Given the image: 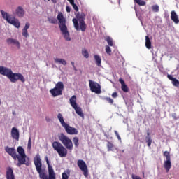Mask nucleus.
Here are the masks:
<instances>
[{
	"label": "nucleus",
	"mask_w": 179,
	"mask_h": 179,
	"mask_svg": "<svg viewBox=\"0 0 179 179\" xmlns=\"http://www.w3.org/2000/svg\"><path fill=\"white\" fill-rule=\"evenodd\" d=\"M59 140L62 144L58 141H54L52 146L59 157H66L68 150H70V152L73 150V143H72V140L68 136L62 133L59 135Z\"/></svg>",
	"instance_id": "1"
},
{
	"label": "nucleus",
	"mask_w": 179,
	"mask_h": 179,
	"mask_svg": "<svg viewBox=\"0 0 179 179\" xmlns=\"http://www.w3.org/2000/svg\"><path fill=\"white\" fill-rule=\"evenodd\" d=\"M46 163L48 164V175L45 173V171L43 169V164L41 163V158L40 157V154H37L34 159V163L35 167L36 169L37 173L39 174V177L41 179H57L55 172H54V169L50 164V161L48 160V157H45Z\"/></svg>",
	"instance_id": "2"
},
{
	"label": "nucleus",
	"mask_w": 179,
	"mask_h": 179,
	"mask_svg": "<svg viewBox=\"0 0 179 179\" xmlns=\"http://www.w3.org/2000/svg\"><path fill=\"white\" fill-rule=\"evenodd\" d=\"M0 75L8 77V78L10 79L12 83H16L17 80H20L21 82H22V83H24V82H26V79L22 73H13V71H12V69H9L5 66H0Z\"/></svg>",
	"instance_id": "3"
},
{
	"label": "nucleus",
	"mask_w": 179,
	"mask_h": 179,
	"mask_svg": "<svg viewBox=\"0 0 179 179\" xmlns=\"http://www.w3.org/2000/svg\"><path fill=\"white\" fill-rule=\"evenodd\" d=\"M57 19L59 22V27L62 36H64L66 41H71L69 31H68V27H66V19L64 17V14L62 12H59Z\"/></svg>",
	"instance_id": "4"
},
{
	"label": "nucleus",
	"mask_w": 179,
	"mask_h": 179,
	"mask_svg": "<svg viewBox=\"0 0 179 179\" xmlns=\"http://www.w3.org/2000/svg\"><path fill=\"white\" fill-rule=\"evenodd\" d=\"M76 18H73L72 22L74 24V27L77 31L81 30V31H86V22H85V15L83 14H77Z\"/></svg>",
	"instance_id": "5"
},
{
	"label": "nucleus",
	"mask_w": 179,
	"mask_h": 179,
	"mask_svg": "<svg viewBox=\"0 0 179 179\" xmlns=\"http://www.w3.org/2000/svg\"><path fill=\"white\" fill-rule=\"evenodd\" d=\"M57 118L63 128H64L66 134L69 135H78V129L75 127H72L69 126V124H66L65 122V120H64V117H62V114L58 113Z\"/></svg>",
	"instance_id": "6"
},
{
	"label": "nucleus",
	"mask_w": 179,
	"mask_h": 179,
	"mask_svg": "<svg viewBox=\"0 0 179 179\" xmlns=\"http://www.w3.org/2000/svg\"><path fill=\"white\" fill-rule=\"evenodd\" d=\"M17 152L20 155H17V159L18 160V163L17 164V167H20L22 164L29 166L30 164L29 162H26V157H27V156H26V153L24 152V149H23V147H17Z\"/></svg>",
	"instance_id": "7"
},
{
	"label": "nucleus",
	"mask_w": 179,
	"mask_h": 179,
	"mask_svg": "<svg viewBox=\"0 0 179 179\" xmlns=\"http://www.w3.org/2000/svg\"><path fill=\"white\" fill-rule=\"evenodd\" d=\"M62 90H64V83L59 81L53 89L50 90V93L52 97H57L58 96H62Z\"/></svg>",
	"instance_id": "8"
},
{
	"label": "nucleus",
	"mask_w": 179,
	"mask_h": 179,
	"mask_svg": "<svg viewBox=\"0 0 179 179\" xmlns=\"http://www.w3.org/2000/svg\"><path fill=\"white\" fill-rule=\"evenodd\" d=\"M89 86L92 93H96V94H100V93H101V86L100 85V84L92 81V80H90Z\"/></svg>",
	"instance_id": "9"
},
{
	"label": "nucleus",
	"mask_w": 179,
	"mask_h": 179,
	"mask_svg": "<svg viewBox=\"0 0 179 179\" xmlns=\"http://www.w3.org/2000/svg\"><path fill=\"white\" fill-rule=\"evenodd\" d=\"M77 166L83 173L85 177H87V176H89V169H87V165L86 164V162L83 161V159H79L77 162Z\"/></svg>",
	"instance_id": "10"
},
{
	"label": "nucleus",
	"mask_w": 179,
	"mask_h": 179,
	"mask_svg": "<svg viewBox=\"0 0 179 179\" xmlns=\"http://www.w3.org/2000/svg\"><path fill=\"white\" fill-rule=\"evenodd\" d=\"M5 150L8 155H10V157H13V159H14V160H16L17 157L16 150H15L13 148L6 147Z\"/></svg>",
	"instance_id": "11"
},
{
	"label": "nucleus",
	"mask_w": 179,
	"mask_h": 179,
	"mask_svg": "<svg viewBox=\"0 0 179 179\" xmlns=\"http://www.w3.org/2000/svg\"><path fill=\"white\" fill-rule=\"evenodd\" d=\"M6 179H15V173H13V169L12 167H8L6 172Z\"/></svg>",
	"instance_id": "12"
},
{
	"label": "nucleus",
	"mask_w": 179,
	"mask_h": 179,
	"mask_svg": "<svg viewBox=\"0 0 179 179\" xmlns=\"http://www.w3.org/2000/svg\"><path fill=\"white\" fill-rule=\"evenodd\" d=\"M11 136L13 139H15V141H19V138H20L19 130H17L16 127L12 128Z\"/></svg>",
	"instance_id": "13"
},
{
	"label": "nucleus",
	"mask_w": 179,
	"mask_h": 179,
	"mask_svg": "<svg viewBox=\"0 0 179 179\" xmlns=\"http://www.w3.org/2000/svg\"><path fill=\"white\" fill-rule=\"evenodd\" d=\"M6 43L8 45L10 44H14V45H16V47L20 49V43L19 42V41L12 38H8L6 40Z\"/></svg>",
	"instance_id": "14"
},
{
	"label": "nucleus",
	"mask_w": 179,
	"mask_h": 179,
	"mask_svg": "<svg viewBox=\"0 0 179 179\" xmlns=\"http://www.w3.org/2000/svg\"><path fill=\"white\" fill-rule=\"evenodd\" d=\"M119 82L121 84V89L122 92L128 93V92H129V88H128V85L125 84V81H124L122 78H120Z\"/></svg>",
	"instance_id": "15"
},
{
	"label": "nucleus",
	"mask_w": 179,
	"mask_h": 179,
	"mask_svg": "<svg viewBox=\"0 0 179 179\" xmlns=\"http://www.w3.org/2000/svg\"><path fill=\"white\" fill-rule=\"evenodd\" d=\"M8 23H10V24H12L13 26H15V27H16L17 29H19V27H20V22L17 19L11 18L10 20H8Z\"/></svg>",
	"instance_id": "16"
},
{
	"label": "nucleus",
	"mask_w": 179,
	"mask_h": 179,
	"mask_svg": "<svg viewBox=\"0 0 179 179\" xmlns=\"http://www.w3.org/2000/svg\"><path fill=\"white\" fill-rule=\"evenodd\" d=\"M15 14L18 17H23V16H24V10L23 9V7L18 6L15 10Z\"/></svg>",
	"instance_id": "17"
},
{
	"label": "nucleus",
	"mask_w": 179,
	"mask_h": 179,
	"mask_svg": "<svg viewBox=\"0 0 179 179\" xmlns=\"http://www.w3.org/2000/svg\"><path fill=\"white\" fill-rule=\"evenodd\" d=\"M30 28V23L26 22L24 27L22 29V36L27 38L29 37V32H27V29Z\"/></svg>",
	"instance_id": "18"
},
{
	"label": "nucleus",
	"mask_w": 179,
	"mask_h": 179,
	"mask_svg": "<svg viewBox=\"0 0 179 179\" xmlns=\"http://www.w3.org/2000/svg\"><path fill=\"white\" fill-rule=\"evenodd\" d=\"M164 167L166 173H169V171H170V169H171V159H166V161H164Z\"/></svg>",
	"instance_id": "19"
},
{
	"label": "nucleus",
	"mask_w": 179,
	"mask_h": 179,
	"mask_svg": "<svg viewBox=\"0 0 179 179\" xmlns=\"http://www.w3.org/2000/svg\"><path fill=\"white\" fill-rule=\"evenodd\" d=\"M171 19L176 24L179 23L178 15H177V13H176V11H171Z\"/></svg>",
	"instance_id": "20"
},
{
	"label": "nucleus",
	"mask_w": 179,
	"mask_h": 179,
	"mask_svg": "<svg viewBox=\"0 0 179 179\" xmlns=\"http://www.w3.org/2000/svg\"><path fill=\"white\" fill-rule=\"evenodd\" d=\"M76 114L83 118L85 117V115H83V112H82V108L80 107H78V106L73 108Z\"/></svg>",
	"instance_id": "21"
},
{
	"label": "nucleus",
	"mask_w": 179,
	"mask_h": 179,
	"mask_svg": "<svg viewBox=\"0 0 179 179\" xmlns=\"http://www.w3.org/2000/svg\"><path fill=\"white\" fill-rule=\"evenodd\" d=\"M145 47L148 50H150V48H152V41H150L149 36H145Z\"/></svg>",
	"instance_id": "22"
},
{
	"label": "nucleus",
	"mask_w": 179,
	"mask_h": 179,
	"mask_svg": "<svg viewBox=\"0 0 179 179\" xmlns=\"http://www.w3.org/2000/svg\"><path fill=\"white\" fill-rule=\"evenodd\" d=\"M70 104L73 108L78 106V103H76V96L73 95L70 98Z\"/></svg>",
	"instance_id": "23"
},
{
	"label": "nucleus",
	"mask_w": 179,
	"mask_h": 179,
	"mask_svg": "<svg viewBox=\"0 0 179 179\" xmlns=\"http://www.w3.org/2000/svg\"><path fill=\"white\" fill-rule=\"evenodd\" d=\"M1 13L2 15V17L5 19V20H6V22H9V20H10L12 18L10 17V16H9V14H8V13L3 11V10H1Z\"/></svg>",
	"instance_id": "24"
},
{
	"label": "nucleus",
	"mask_w": 179,
	"mask_h": 179,
	"mask_svg": "<svg viewBox=\"0 0 179 179\" xmlns=\"http://www.w3.org/2000/svg\"><path fill=\"white\" fill-rule=\"evenodd\" d=\"M94 59L97 66H101V57L99 55H94Z\"/></svg>",
	"instance_id": "25"
},
{
	"label": "nucleus",
	"mask_w": 179,
	"mask_h": 179,
	"mask_svg": "<svg viewBox=\"0 0 179 179\" xmlns=\"http://www.w3.org/2000/svg\"><path fill=\"white\" fill-rule=\"evenodd\" d=\"M148 136L145 137V142L148 147H150L152 145V138L149 136L150 135V133H147Z\"/></svg>",
	"instance_id": "26"
},
{
	"label": "nucleus",
	"mask_w": 179,
	"mask_h": 179,
	"mask_svg": "<svg viewBox=\"0 0 179 179\" xmlns=\"http://www.w3.org/2000/svg\"><path fill=\"white\" fill-rule=\"evenodd\" d=\"M56 64H62V65H66V61L64 59H55Z\"/></svg>",
	"instance_id": "27"
},
{
	"label": "nucleus",
	"mask_w": 179,
	"mask_h": 179,
	"mask_svg": "<svg viewBox=\"0 0 179 179\" xmlns=\"http://www.w3.org/2000/svg\"><path fill=\"white\" fill-rule=\"evenodd\" d=\"M134 1L139 6H145L146 5V2L143 0H134Z\"/></svg>",
	"instance_id": "28"
},
{
	"label": "nucleus",
	"mask_w": 179,
	"mask_h": 179,
	"mask_svg": "<svg viewBox=\"0 0 179 179\" xmlns=\"http://www.w3.org/2000/svg\"><path fill=\"white\" fill-rule=\"evenodd\" d=\"M107 148H108V152H111L113 151V149H114V144L113 143L107 141Z\"/></svg>",
	"instance_id": "29"
},
{
	"label": "nucleus",
	"mask_w": 179,
	"mask_h": 179,
	"mask_svg": "<svg viewBox=\"0 0 179 179\" xmlns=\"http://www.w3.org/2000/svg\"><path fill=\"white\" fill-rule=\"evenodd\" d=\"M106 41L108 45H110V47H113V45H114V42L113 41V38H111V37L110 36L106 37Z\"/></svg>",
	"instance_id": "30"
},
{
	"label": "nucleus",
	"mask_w": 179,
	"mask_h": 179,
	"mask_svg": "<svg viewBox=\"0 0 179 179\" xmlns=\"http://www.w3.org/2000/svg\"><path fill=\"white\" fill-rule=\"evenodd\" d=\"M73 142L76 148H78L79 146V138L78 137H76V136L73 137Z\"/></svg>",
	"instance_id": "31"
},
{
	"label": "nucleus",
	"mask_w": 179,
	"mask_h": 179,
	"mask_svg": "<svg viewBox=\"0 0 179 179\" xmlns=\"http://www.w3.org/2000/svg\"><path fill=\"white\" fill-rule=\"evenodd\" d=\"M152 12H155V13L159 12V5H157V4L153 5L152 6Z\"/></svg>",
	"instance_id": "32"
},
{
	"label": "nucleus",
	"mask_w": 179,
	"mask_h": 179,
	"mask_svg": "<svg viewBox=\"0 0 179 179\" xmlns=\"http://www.w3.org/2000/svg\"><path fill=\"white\" fill-rule=\"evenodd\" d=\"M82 54L85 58H89V52H87V50H83Z\"/></svg>",
	"instance_id": "33"
},
{
	"label": "nucleus",
	"mask_w": 179,
	"mask_h": 179,
	"mask_svg": "<svg viewBox=\"0 0 179 179\" xmlns=\"http://www.w3.org/2000/svg\"><path fill=\"white\" fill-rule=\"evenodd\" d=\"M172 85L175 86L176 87H179V81L177 80V78H175L172 80Z\"/></svg>",
	"instance_id": "34"
},
{
	"label": "nucleus",
	"mask_w": 179,
	"mask_h": 179,
	"mask_svg": "<svg viewBox=\"0 0 179 179\" xmlns=\"http://www.w3.org/2000/svg\"><path fill=\"white\" fill-rule=\"evenodd\" d=\"M164 156L166 158V160H171L170 152L169 151H165L164 152Z\"/></svg>",
	"instance_id": "35"
},
{
	"label": "nucleus",
	"mask_w": 179,
	"mask_h": 179,
	"mask_svg": "<svg viewBox=\"0 0 179 179\" xmlns=\"http://www.w3.org/2000/svg\"><path fill=\"white\" fill-rule=\"evenodd\" d=\"M48 22H50V23L52 24H57V19L55 18H48Z\"/></svg>",
	"instance_id": "36"
},
{
	"label": "nucleus",
	"mask_w": 179,
	"mask_h": 179,
	"mask_svg": "<svg viewBox=\"0 0 179 179\" xmlns=\"http://www.w3.org/2000/svg\"><path fill=\"white\" fill-rule=\"evenodd\" d=\"M106 52L108 53L109 55H111V48H110V46H106Z\"/></svg>",
	"instance_id": "37"
},
{
	"label": "nucleus",
	"mask_w": 179,
	"mask_h": 179,
	"mask_svg": "<svg viewBox=\"0 0 179 179\" xmlns=\"http://www.w3.org/2000/svg\"><path fill=\"white\" fill-rule=\"evenodd\" d=\"M71 5H72L74 10H76V12H78L79 10V8L78 7V6L76 4H75V2H73V3H71Z\"/></svg>",
	"instance_id": "38"
},
{
	"label": "nucleus",
	"mask_w": 179,
	"mask_h": 179,
	"mask_svg": "<svg viewBox=\"0 0 179 179\" xmlns=\"http://www.w3.org/2000/svg\"><path fill=\"white\" fill-rule=\"evenodd\" d=\"M69 178V176H68V174H66V173L64 172L62 174V179H68Z\"/></svg>",
	"instance_id": "39"
},
{
	"label": "nucleus",
	"mask_w": 179,
	"mask_h": 179,
	"mask_svg": "<svg viewBox=\"0 0 179 179\" xmlns=\"http://www.w3.org/2000/svg\"><path fill=\"white\" fill-rule=\"evenodd\" d=\"M114 133H115V136H117L118 141H120V142H121V136H120L118 131H117V130H115Z\"/></svg>",
	"instance_id": "40"
},
{
	"label": "nucleus",
	"mask_w": 179,
	"mask_h": 179,
	"mask_svg": "<svg viewBox=\"0 0 179 179\" xmlns=\"http://www.w3.org/2000/svg\"><path fill=\"white\" fill-rule=\"evenodd\" d=\"M28 149H31V138L29 137V141H28V145H27Z\"/></svg>",
	"instance_id": "41"
},
{
	"label": "nucleus",
	"mask_w": 179,
	"mask_h": 179,
	"mask_svg": "<svg viewBox=\"0 0 179 179\" xmlns=\"http://www.w3.org/2000/svg\"><path fill=\"white\" fill-rule=\"evenodd\" d=\"M106 101H108V103H109L110 104H113L114 103V100H113V99L110 98V97H107L106 98Z\"/></svg>",
	"instance_id": "42"
},
{
	"label": "nucleus",
	"mask_w": 179,
	"mask_h": 179,
	"mask_svg": "<svg viewBox=\"0 0 179 179\" xmlns=\"http://www.w3.org/2000/svg\"><path fill=\"white\" fill-rule=\"evenodd\" d=\"M131 178L132 179H142V178H141V176H136V175H135V174H131Z\"/></svg>",
	"instance_id": "43"
},
{
	"label": "nucleus",
	"mask_w": 179,
	"mask_h": 179,
	"mask_svg": "<svg viewBox=\"0 0 179 179\" xmlns=\"http://www.w3.org/2000/svg\"><path fill=\"white\" fill-rule=\"evenodd\" d=\"M167 78L168 79H169V80H171L173 82V80H174L176 78H173L171 75L168 74L167 75Z\"/></svg>",
	"instance_id": "44"
},
{
	"label": "nucleus",
	"mask_w": 179,
	"mask_h": 179,
	"mask_svg": "<svg viewBox=\"0 0 179 179\" xmlns=\"http://www.w3.org/2000/svg\"><path fill=\"white\" fill-rule=\"evenodd\" d=\"M112 97H113V99H117V97H118V93L117 92H113L112 94Z\"/></svg>",
	"instance_id": "45"
},
{
	"label": "nucleus",
	"mask_w": 179,
	"mask_h": 179,
	"mask_svg": "<svg viewBox=\"0 0 179 179\" xmlns=\"http://www.w3.org/2000/svg\"><path fill=\"white\" fill-rule=\"evenodd\" d=\"M66 12L68 13H71V7H69V6H66Z\"/></svg>",
	"instance_id": "46"
},
{
	"label": "nucleus",
	"mask_w": 179,
	"mask_h": 179,
	"mask_svg": "<svg viewBox=\"0 0 179 179\" xmlns=\"http://www.w3.org/2000/svg\"><path fill=\"white\" fill-rule=\"evenodd\" d=\"M70 3H73L75 2V0H67Z\"/></svg>",
	"instance_id": "47"
},
{
	"label": "nucleus",
	"mask_w": 179,
	"mask_h": 179,
	"mask_svg": "<svg viewBox=\"0 0 179 179\" xmlns=\"http://www.w3.org/2000/svg\"><path fill=\"white\" fill-rule=\"evenodd\" d=\"M71 65H73V66L74 69H76L75 68V62H71Z\"/></svg>",
	"instance_id": "48"
},
{
	"label": "nucleus",
	"mask_w": 179,
	"mask_h": 179,
	"mask_svg": "<svg viewBox=\"0 0 179 179\" xmlns=\"http://www.w3.org/2000/svg\"><path fill=\"white\" fill-rule=\"evenodd\" d=\"M48 1H50V0H48ZM52 1V2L53 3H57V0H51Z\"/></svg>",
	"instance_id": "49"
},
{
	"label": "nucleus",
	"mask_w": 179,
	"mask_h": 179,
	"mask_svg": "<svg viewBox=\"0 0 179 179\" xmlns=\"http://www.w3.org/2000/svg\"><path fill=\"white\" fill-rule=\"evenodd\" d=\"M46 121L50 122V121H51V119L46 117Z\"/></svg>",
	"instance_id": "50"
},
{
	"label": "nucleus",
	"mask_w": 179,
	"mask_h": 179,
	"mask_svg": "<svg viewBox=\"0 0 179 179\" xmlns=\"http://www.w3.org/2000/svg\"><path fill=\"white\" fill-rule=\"evenodd\" d=\"M0 106H1V99H0Z\"/></svg>",
	"instance_id": "51"
},
{
	"label": "nucleus",
	"mask_w": 179,
	"mask_h": 179,
	"mask_svg": "<svg viewBox=\"0 0 179 179\" xmlns=\"http://www.w3.org/2000/svg\"><path fill=\"white\" fill-rule=\"evenodd\" d=\"M122 152L124 153V150H122Z\"/></svg>",
	"instance_id": "52"
}]
</instances>
